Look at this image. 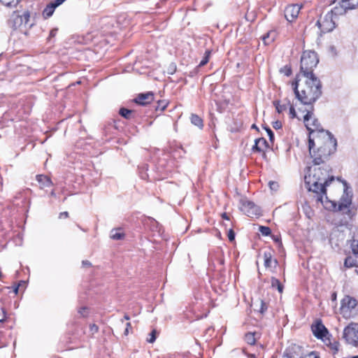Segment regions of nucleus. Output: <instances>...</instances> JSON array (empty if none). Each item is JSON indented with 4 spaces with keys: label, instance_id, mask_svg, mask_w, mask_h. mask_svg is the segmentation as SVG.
I'll list each match as a JSON object with an SVG mask.
<instances>
[{
    "label": "nucleus",
    "instance_id": "1",
    "mask_svg": "<svg viewBox=\"0 0 358 358\" xmlns=\"http://www.w3.org/2000/svg\"><path fill=\"white\" fill-rule=\"evenodd\" d=\"M310 155L313 158V165L308 168L305 175L306 187L316 193L317 200L323 203L324 199L327 200L326 187L334 180V177L330 176L331 169L324 163L329 156H322V152H315L314 150Z\"/></svg>",
    "mask_w": 358,
    "mask_h": 358
},
{
    "label": "nucleus",
    "instance_id": "2",
    "mask_svg": "<svg viewBox=\"0 0 358 358\" xmlns=\"http://www.w3.org/2000/svg\"><path fill=\"white\" fill-rule=\"evenodd\" d=\"M306 127L309 131V151L316 148L322 156H329L336 150V140L331 134L321 127L317 119L312 112L308 111L303 117Z\"/></svg>",
    "mask_w": 358,
    "mask_h": 358
},
{
    "label": "nucleus",
    "instance_id": "3",
    "mask_svg": "<svg viewBox=\"0 0 358 358\" xmlns=\"http://www.w3.org/2000/svg\"><path fill=\"white\" fill-rule=\"evenodd\" d=\"M300 76H298L296 82L292 83L294 94L303 104L310 105L322 94L321 83L315 76H303L305 80L300 85Z\"/></svg>",
    "mask_w": 358,
    "mask_h": 358
},
{
    "label": "nucleus",
    "instance_id": "4",
    "mask_svg": "<svg viewBox=\"0 0 358 358\" xmlns=\"http://www.w3.org/2000/svg\"><path fill=\"white\" fill-rule=\"evenodd\" d=\"M319 60L314 51H304L301 58V76H315L313 69L317 66Z\"/></svg>",
    "mask_w": 358,
    "mask_h": 358
},
{
    "label": "nucleus",
    "instance_id": "5",
    "mask_svg": "<svg viewBox=\"0 0 358 358\" xmlns=\"http://www.w3.org/2000/svg\"><path fill=\"white\" fill-rule=\"evenodd\" d=\"M341 314L345 318H351L358 313V302L356 299L349 295L345 296L341 301Z\"/></svg>",
    "mask_w": 358,
    "mask_h": 358
},
{
    "label": "nucleus",
    "instance_id": "6",
    "mask_svg": "<svg viewBox=\"0 0 358 358\" xmlns=\"http://www.w3.org/2000/svg\"><path fill=\"white\" fill-rule=\"evenodd\" d=\"M343 338L345 341L355 347L358 346V324L351 323L344 329Z\"/></svg>",
    "mask_w": 358,
    "mask_h": 358
},
{
    "label": "nucleus",
    "instance_id": "7",
    "mask_svg": "<svg viewBox=\"0 0 358 358\" xmlns=\"http://www.w3.org/2000/svg\"><path fill=\"white\" fill-rule=\"evenodd\" d=\"M317 25L322 32H330L336 27V18L331 13L327 12L323 17H320V19L317 20Z\"/></svg>",
    "mask_w": 358,
    "mask_h": 358
},
{
    "label": "nucleus",
    "instance_id": "8",
    "mask_svg": "<svg viewBox=\"0 0 358 358\" xmlns=\"http://www.w3.org/2000/svg\"><path fill=\"white\" fill-rule=\"evenodd\" d=\"M241 203V210L245 215L249 217L253 216H259L261 215L260 208L256 206L253 202L248 201L246 199H241L240 201Z\"/></svg>",
    "mask_w": 358,
    "mask_h": 358
},
{
    "label": "nucleus",
    "instance_id": "9",
    "mask_svg": "<svg viewBox=\"0 0 358 358\" xmlns=\"http://www.w3.org/2000/svg\"><path fill=\"white\" fill-rule=\"evenodd\" d=\"M343 183L344 192L338 203V210L339 211L348 209L352 203V194L350 192H348V183L345 181H343Z\"/></svg>",
    "mask_w": 358,
    "mask_h": 358
},
{
    "label": "nucleus",
    "instance_id": "10",
    "mask_svg": "<svg viewBox=\"0 0 358 358\" xmlns=\"http://www.w3.org/2000/svg\"><path fill=\"white\" fill-rule=\"evenodd\" d=\"M313 335L320 339H322L324 342H326V338L329 336L327 329L322 323L320 320L317 321L311 327Z\"/></svg>",
    "mask_w": 358,
    "mask_h": 358
},
{
    "label": "nucleus",
    "instance_id": "11",
    "mask_svg": "<svg viewBox=\"0 0 358 358\" xmlns=\"http://www.w3.org/2000/svg\"><path fill=\"white\" fill-rule=\"evenodd\" d=\"M29 20V13L28 12H23L22 14L14 13L11 17V22L15 29L20 28L22 26H26Z\"/></svg>",
    "mask_w": 358,
    "mask_h": 358
},
{
    "label": "nucleus",
    "instance_id": "12",
    "mask_svg": "<svg viewBox=\"0 0 358 358\" xmlns=\"http://www.w3.org/2000/svg\"><path fill=\"white\" fill-rule=\"evenodd\" d=\"M301 8L299 4L289 5L285 8V17L289 22H293L296 19Z\"/></svg>",
    "mask_w": 358,
    "mask_h": 358
},
{
    "label": "nucleus",
    "instance_id": "13",
    "mask_svg": "<svg viewBox=\"0 0 358 358\" xmlns=\"http://www.w3.org/2000/svg\"><path fill=\"white\" fill-rule=\"evenodd\" d=\"M348 10L350 9L347 8L346 3L341 0L329 12L336 19L338 16L344 15Z\"/></svg>",
    "mask_w": 358,
    "mask_h": 358
},
{
    "label": "nucleus",
    "instance_id": "14",
    "mask_svg": "<svg viewBox=\"0 0 358 358\" xmlns=\"http://www.w3.org/2000/svg\"><path fill=\"white\" fill-rule=\"evenodd\" d=\"M154 99V94L152 92H147L145 94H139L135 99V102L145 106L151 103Z\"/></svg>",
    "mask_w": 358,
    "mask_h": 358
},
{
    "label": "nucleus",
    "instance_id": "15",
    "mask_svg": "<svg viewBox=\"0 0 358 358\" xmlns=\"http://www.w3.org/2000/svg\"><path fill=\"white\" fill-rule=\"evenodd\" d=\"M267 147V142L265 138H259L255 140V145L252 147L253 151L264 152Z\"/></svg>",
    "mask_w": 358,
    "mask_h": 358
},
{
    "label": "nucleus",
    "instance_id": "16",
    "mask_svg": "<svg viewBox=\"0 0 358 358\" xmlns=\"http://www.w3.org/2000/svg\"><path fill=\"white\" fill-rule=\"evenodd\" d=\"M264 260L266 268H271L273 266V264H274V266L277 264V261L275 259H272V255L269 250L264 252Z\"/></svg>",
    "mask_w": 358,
    "mask_h": 358
},
{
    "label": "nucleus",
    "instance_id": "17",
    "mask_svg": "<svg viewBox=\"0 0 358 358\" xmlns=\"http://www.w3.org/2000/svg\"><path fill=\"white\" fill-rule=\"evenodd\" d=\"M36 180L38 182L41 189L49 187L52 185L51 180L46 176L38 175L36 176Z\"/></svg>",
    "mask_w": 358,
    "mask_h": 358
},
{
    "label": "nucleus",
    "instance_id": "18",
    "mask_svg": "<svg viewBox=\"0 0 358 358\" xmlns=\"http://www.w3.org/2000/svg\"><path fill=\"white\" fill-rule=\"evenodd\" d=\"M110 237L113 240H121L124 238V234L121 231L120 229H113L110 233Z\"/></svg>",
    "mask_w": 358,
    "mask_h": 358
},
{
    "label": "nucleus",
    "instance_id": "19",
    "mask_svg": "<svg viewBox=\"0 0 358 358\" xmlns=\"http://www.w3.org/2000/svg\"><path fill=\"white\" fill-rule=\"evenodd\" d=\"M191 122L198 127L200 129H202L203 127V120L196 114H192L190 117Z\"/></svg>",
    "mask_w": 358,
    "mask_h": 358
},
{
    "label": "nucleus",
    "instance_id": "20",
    "mask_svg": "<svg viewBox=\"0 0 358 358\" xmlns=\"http://www.w3.org/2000/svg\"><path fill=\"white\" fill-rule=\"evenodd\" d=\"M55 10V6L50 3L46 6V7L44 8L43 11V15L45 18L50 17L53 14L54 11Z\"/></svg>",
    "mask_w": 358,
    "mask_h": 358
},
{
    "label": "nucleus",
    "instance_id": "21",
    "mask_svg": "<svg viewBox=\"0 0 358 358\" xmlns=\"http://www.w3.org/2000/svg\"><path fill=\"white\" fill-rule=\"evenodd\" d=\"M357 265H358V259L356 257V259H354L352 257H348L345 258L344 262V266L345 268H351L352 266H355L357 268Z\"/></svg>",
    "mask_w": 358,
    "mask_h": 358
},
{
    "label": "nucleus",
    "instance_id": "22",
    "mask_svg": "<svg viewBox=\"0 0 358 358\" xmlns=\"http://www.w3.org/2000/svg\"><path fill=\"white\" fill-rule=\"evenodd\" d=\"M326 342H324L328 346L330 347V348L333 350H334V352H336L338 351V348H339V343L336 341H334V342H331V339H330V335L327 337L326 338Z\"/></svg>",
    "mask_w": 358,
    "mask_h": 358
},
{
    "label": "nucleus",
    "instance_id": "23",
    "mask_svg": "<svg viewBox=\"0 0 358 358\" xmlns=\"http://www.w3.org/2000/svg\"><path fill=\"white\" fill-rule=\"evenodd\" d=\"M275 33L273 31L267 33L262 36V41L265 45H268L274 40Z\"/></svg>",
    "mask_w": 358,
    "mask_h": 358
},
{
    "label": "nucleus",
    "instance_id": "24",
    "mask_svg": "<svg viewBox=\"0 0 358 358\" xmlns=\"http://www.w3.org/2000/svg\"><path fill=\"white\" fill-rule=\"evenodd\" d=\"M271 286L273 288H277L280 293L282 292L283 286L281 285L280 282L275 278H271Z\"/></svg>",
    "mask_w": 358,
    "mask_h": 358
},
{
    "label": "nucleus",
    "instance_id": "25",
    "mask_svg": "<svg viewBox=\"0 0 358 358\" xmlns=\"http://www.w3.org/2000/svg\"><path fill=\"white\" fill-rule=\"evenodd\" d=\"M211 54V51L208 50L205 52L204 56L199 64V67L205 66L209 61V58Z\"/></svg>",
    "mask_w": 358,
    "mask_h": 358
},
{
    "label": "nucleus",
    "instance_id": "26",
    "mask_svg": "<svg viewBox=\"0 0 358 358\" xmlns=\"http://www.w3.org/2000/svg\"><path fill=\"white\" fill-rule=\"evenodd\" d=\"M343 2L346 3L347 8L350 10L358 7V0H343Z\"/></svg>",
    "mask_w": 358,
    "mask_h": 358
},
{
    "label": "nucleus",
    "instance_id": "27",
    "mask_svg": "<svg viewBox=\"0 0 358 358\" xmlns=\"http://www.w3.org/2000/svg\"><path fill=\"white\" fill-rule=\"evenodd\" d=\"M20 0H0V2L7 7H13L17 6Z\"/></svg>",
    "mask_w": 358,
    "mask_h": 358
},
{
    "label": "nucleus",
    "instance_id": "28",
    "mask_svg": "<svg viewBox=\"0 0 358 358\" xmlns=\"http://www.w3.org/2000/svg\"><path fill=\"white\" fill-rule=\"evenodd\" d=\"M132 110L122 108L120 110V114L126 119H130Z\"/></svg>",
    "mask_w": 358,
    "mask_h": 358
},
{
    "label": "nucleus",
    "instance_id": "29",
    "mask_svg": "<svg viewBox=\"0 0 358 358\" xmlns=\"http://www.w3.org/2000/svg\"><path fill=\"white\" fill-rule=\"evenodd\" d=\"M245 341L250 345H254L255 343V334L248 333L245 337Z\"/></svg>",
    "mask_w": 358,
    "mask_h": 358
},
{
    "label": "nucleus",
    "instance_id": "30",
    "mask_svg": "<svg viewBox=\"0 0 358 358\" xmlns=\"http://www.w3.org/2000/svg\"><path fill=\"white\" fill-rule=\"evenodd\" d=\"M352 250L353 254L358 258V240H354L352 243Z\"/></svg>",
    "mask_w": 358,
    "mask_h": 358
},
{
    "label": "nucleus",
    "instance_id": "31",
    "mask_svg": "<svg viewBox=\"0 0 358 358\" xmlns=\"http://www.w3.org/2000/svg\"><path fill=\"white\" fill-rule=\"evenodd\" d=\"M259 231L264 236H268L271 234L270 228L268 227H264V226L259 227Z\"/></svg>",
    "mask_w": 358,
    "mask_h": 358
},
{
    "label": "nucleus",
    "instance_id": "32",
    "mask_svg": "<svg viewBox=\"0 0 358 358\" xmlns=\"http://www.w3.org/2000/svg\"><path fill=\"white\" fill-rule=\"evenodd\" d=\"M274 105L278 113H282L287 108L285 105H280L279 102H274Z\"/></svg>",
    "mask_w": 358,
    "mask_h": 358
},
{
    "label": "nucleus",
    "instance_id": "33",
    "mask_svg": "<svg viewBox=\"0 0 358 358\" xmlns=\"http://www.w3.org/2000/svg\"><path fill=\"white\" fill-rule=\"evenodd\" d=\"M268 186L272 191H277L279 187L278 183L275 181H270L268 182Z\"/></svg>",
    "mask_w": 358,
    "mask_h": 358
},
{
    "label": "nucleus",
    "instance_id": "34",
    "mask_svg": "<svg viewBox=\"0 0 358 358\" xmlns=\"http://www.w3.org/2000/svg\"><path fill=\"white\" fill-rule=\"evenodd\" d=\"M156 340V330H152V332L150 334V338H148V342L152 343Z\"/></svg>",
    "mask_w": 358,
    "mask_h": 358
},
{
    "label": "nucleus",
    "instance_id": "35",
    "mask_svg": "<svg viewBox=\"0 0 358 358\" xmlns=\"http://www.w3.org/2000/svg\"><path fill=\"white\" fill-rule=\"evenodd\" d=\"M166 105L167 103L164 101H158L156 109H160L161 110H164L166 108Z\"/></svg>",
    "mask_w": 358,
    "mask_h": 358
},
{
    "label": "nucleus",
    "instance_id": "36",
    "mask_svg": "<svg viewBox=\"0 0 358 358\" xmlns=\"http://www.w3.org/2000/svg\"><path fill=\"white\" fill-rule=\"evenodd\" d=\"M264 129H266V131L267 132V134L269 136L270 141L271 142H273V138H274V134H273L272 130L270 128H268V127H264Z\"/></svg>",
    "mask_w": 358,
    "mask_h": 358
},
{
    "label": "nucleus",
    "instance_id": "37",
    "mask_svg": "<svg viewBox=\"0 0 358 358\" xmlns=\"http://www.w3.org/2000/svg\"><path fill=\"white\" fill-rule=\"evenodd\" d=\"M66 0H54L52 1H51L50 3L55 6V8H56L57 7H58L59 6H60L61 4H62Z\"/></svg>",
    "mask_w": 358,
    "mask_h": 358
},
{
    "label": "nucleus",
    "instance_id": "38",
    "mask_svg": "<svg viewBox=\"0 0 358 358\" xmlns=\"http://www.w3.org/2000/svg\"><path fill=\"white\" fill-rule=\"evenodd\" d=\"M289 115L291 118H294L296 117V113L293 106H289Z\"/></svg>",
    "mask_w": 358,
    "mask_h": 358
},
{
    "label": "nucleus",
    "instance_id": "39",
    "mask_svg": "<svg viewBox=\"0 0 358 358\" xmlns=\"http://www.w3.org/2000/svg\"><path fill=\"white\" fill-rule=\"evenodd\" d=\"M266 309H267V307H266V303L262 300H261L260 301V309H259L260 313H263Z\"/></svg>",
    "mask_w": 358,
    "mask_h": 358
},
{
    "label": "nucleus",
    "instance_id": "40",
    "mask_svg": "<svg viewBox=\"0 0 358 358\" xmlns=\"http://www.w3.org/2000/svg\"><path fill=\"white\" fill-rule=\"evenodd\" d=\"M1 311H0V322H3L6 320V312L3 308L1 309Z\"/></svg>",
    "mask_w": 358,
    "mask_h": 358
},
{
    "label": "nucleus",
    "instance_id": "41",
    "mask_svg": "<svg viewBox=\"0 0 358 358\" xmlns=\"http://www.w3.org/2000/svg\"><path fill=\"white\" fill-rule=\"evenodd\" d=\"M302 358H320V357L315 352H312Z\"/></svg>",
    "mask_w": 358,
    "mask_h": 358
},
{
    "label": "nucleus",
    "instance_id": "42",
    "mask_svg": "<svg viewBox=\"0 0 358 358\" xmlns=\"http://www.w3.org/2000/svg\"><path fill=\"white\" fill-rule=\"evenodd\" d=\"M228 238L229 241H232L235 238V234L232 229H230L228 232Z\"/></svg>",
    "mask_w": 358,
    "mask_h": 358
},
{
    "label": "nucleus",
    "instance_id": "43",
    "mask_svg": "<svg viewBox=\"0 0 358 358\" xmlns=\"http://www.w3.org/2000/svg\"><path fill=\"white\" fill-rule=\"evenodd\" d=\"M90 331H92V334L96 333L99 330L98 326L94 324H91L90 326Z\"/></svg>",
    "mask_w": 358,
    "mask_h": 358
},
{
    "label": "nucleus",
    "instance_id": "44",
    "mask_svg": "<svg viewBox=\"0 0 358 358\" xmlns=\"http://www.w3.org/2000/svg\"><path fill=\"white\" fill-rule=\"evenodd\" d=\"M86 308L85 307H83V308H80L78 310V313L83 316V317H85V312H86Z\"/></svg>",
    "mask_w": 358,
    "mask_h": 358
},
{
    "label": "nucleus",
    "instance_id": "45",
    "mask_svg": "<svg viewBox=\"0 0 358 358\" xmlns=\"http://www.w3.org/2000/svg\"><path fill=\"white\" fill-rule=\"evenodd\" d=\"M176 70V66L171 65L169 69V73L173 74V73H175Z\"/></svg>",
    "mask_w": 358,
    "mask_h": 358
},
{
    "label": "nucleus",
    "instance_id": "46",
    "mask_svg": "<svg viewBox=\"0 0 358 358\" xmlns=\"http://www.w3.org/2000/svg\"><path fill=\"white\" fill-rule=\"evenodd\" d=\"M273 127L275 129H280L282 126L281 124V122H279V121H276L273 123Z\"/></svg>",
    "mask_w": 358,
    "mask_h": 358
},
{
    "label": "nucleus",
    "instance_id": "47",
    "mask_svg": "<svg viewBox=\"0 0 358 358\" xmlns=\"http://www.w3.org/2000/svg\"><path fill=\"white\" fill-rule=\"evenodd\" d=\"M69 216L68 212H63L59 214V218H66Z\"/></svg>",
    "mask_w": 358,
    "mask_h": 358
},
{
    "label": "nucleus",
    "instance_id": "48",
    "mask_svg": "<svg viewBox=\"0 0 358 358\" xmlns=\"http://www.w3.org/2000/svg\"><path fill=\"white\" fill-rule=\"evenodd\" d=\"M131 327V324L129 322H127V327L125 329V331H124V334L125 335H127L128 333H129V328Z\"/></svg>",
    "mask_w": 358,
    "mask_h": 358
},
{
    "label": "nucleus",
    "instance_id": "49",
    "mask_svg": "<svg viewBox=\"0 0 358 358\" xmlns=\"http://www.w3.org/2000/svg\"><path fill=\"white\" fill-rule=\"evenodd\" d=\"M83 265L85 266H90L91 265V263L89 261L85 260L83 261Z\"/></svg>",
    "mask_w": 358,
    "mask_h": 358
},
{
    "label": "nucleus",
    "instance_id": "50",
    "mask_svg": "<svg viewBox=\"0 0 358 358\" xmlns=\"http://www.w3.org/2000/svg\"><path fill=\"white\" fill-rule=\"evenodd\" d=\"M285 75H286V76H290V75H291V73H292V71H291V69H290L289 68V69H287L285 70Z\"/></svg>",
    "mask_w": 358,
    "mask_h": 358
},
{
    "label": "nucleus",
    "instance_id": "51",
    "mask_svg": "<svg viewBox=\"0 0 358 358\" xmlns=\"http://www.w3.org/2000/svg\"><path fill=\"white\" fill-rule=\"evenodd\" d=\"M222 218H223V219H224V220H229V216L227 215V213H223V214L222 215Z\"/></svg>",
    "mask_w": 358,
    "mask_h": 358
},
{
    "label": "nucleus",
    "instance_id": "52",
    "mask_svg": "<svg viewBox=\"0 0 358 358\" xmlns=\"http://www.w3.org/2000/svg\"><path fill=\"white\" fill-rule=\"evenodd\" d=\"M124 320H129V315H125L124 316V318L121 320V322H122V323H123Z\"/></svg>",
    "mask_w": 358,
    "mask_h": 358
},
{
    "label": "nucleus",
    "instance_id": "53",
    "mask_svg": "<svg viewBox=\"0 0 358 358\" xmlns=\"http://www.w3.org/2000/svg\"><path fill=\"white\" fill-rule=\"evenodd\" d=\"M331 299L333 301H335L336 299V293L332 294Z\"/></svg>",
    "mask_w": 358,
    "mask_h": 358
},
{
    "label": "nucleus",
    "instance_id": "54",
    "mask_svg": "<svg viewBox=\"0 0 358 358\" xmlns=\"http://www.w3.org/2000/svg\"><path fill=\"white\" fill-rule=\"evenodd\" d=\"M50 195H51L52 196H55V195H56V194H55V191H52V192H51V193H50Z\"/></svg>",
    "mask_w": 358,
    "mask_h": 358
},
{
    "label": "nucleus",
    "instance_id": "55",
    "mask_svg": "<svg viewBox=\"0 0 358 358\" xmlns=\"http://www.w3.org/2000/svg\"><path fill=\"white\" fill-rule=\"evenodd\" d=\"M355 272L358 275V265H357V268H355Z\"/></svg>",
    "mask_w": 358,
    "mask_h": 358
},
{
    "label": "nucleus",
    "instance_id": "56",
    "mask_svg": "<svg viewBox=\"0 0 358 358\" xmlns=\"http://www.w3.org/2000/svg\"><path fill=\"white\" fill-rule=\"evenodd\" d=\"M252 128H253V129H257V127H256V125H255V124H252Z\"/></svg>",
    "mask_w": 358,
    "mask_h": 358
},
{
    "label": "nucleus",
    "instance_id": "57",
    "mask_svg": "<svg viewBox=\"0 0 358 358\" xmlns=\"http://www.w3.org/2000/svg\"><path fill=\"white\" fill-rule=\"evenodd\" d=\"M284 358H289V355H284Z\"/></svg>",
    "mask_w": 358,
    "mask_h": 358
},
{
    "label": "nucleus",
    "instance_id": "58",
    "mask_svg": "<svg viewBox=\"0 0 358 358\" xmlns=\"http://www.w3.org/2000/svg\"><path fill=\"white\" fill-rule=\"evenodd\" d=\"M331 205L333 206L334 208H336V204L331 203Z\"/></svg>",
    "mask_w": 358,
    "mask_h": 358
},
{
    "label": "nucleus",
    "instance_id": "59",
    "mask_svg": "<svg viewBox=\"0 0 358 358\" xmlns=\"http://www.w3.org/2000/svg\"><path fill=\"white\" fill-rule=\"evenodd\" d=\"M17 290H18V287H17V288L15 289V292L17 293Z\"/></svg>",
    "mask_w": 358,
    "mask_h": 358
}]
</instances>
